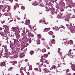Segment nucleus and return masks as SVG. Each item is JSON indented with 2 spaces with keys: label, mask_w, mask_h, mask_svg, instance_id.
<instances>
[{
  "label": "nucleus",
  "mask_w": 75,
  "mask_h": 75,
  "mask_svg": "<svg viewBox=\"0 0 75 75\" xmlns=\"http://www.w3.org/2000/svg\"><path fill=\"white\" fill-rule=\"evenodd\" d=\"M4 8H3L2 10V11L3 12H5V16H8V13L10 11V6H4Z\"/></svg>",
  "instance_id": "f257e3e1"
},
{
  "label": "nucleus",
  "mask_w": 75,
  "mask_h": 75,
  "mask_svg": "<svg viewBox=\"0 0 75 75\" xmlns=\"http://www.w3.org/2000/svg\"><path fill=\"white\" fill-rule=\"evenodd\" d=\"M4 47L6 51V53L2 55L3 57H6L7 58L10 55V53L9 52H7L8 50L7 49V47L6 46H4Z\"/></svg>",
  "instance_id": "f03ea898"
},
{
  "label": "nucleus",
  "mask_w": 75,
  "mask_h": 75,
  "mask_svg": "<svg viewBox=\"0 0 75 75\" xmlns=\"http://www.w3.org/2000/svg\"><path fill=\"white\" fill-rule=\"evenodd\" d=\"M3 27L5 28V30H4V33L5 34H7L9 33V30H8V29H7V28L8 26L7 25H3Z\"/></svg>",
  "instance_id": "7ed1b4c3"
},
{
  "label": "nucleus",
  "mask_w": 75,
  "mask_h": 75,
  "mask_svg": "<svg viewBox=\"0 0 75 75\" xmlns=\"http://www.w3.org/2000/svg\"><path fill=\"white\" fill-rule=\"evenodd\" d=\"M66 44V45H68L69 44L71 45V44H73V42L72 40H70L69 42H64V44Z\"/></svg>",
  "instance_id": "20e7f679"
},
{
  "label": "nucleus",
  "mask_w": 75,
  "mask_h": 75,
  "mask_svg": "<svg viewBox=\"0 0 75 75\" xmlns=\"http://www.w3.org/2000/svg\"><path fill=\"white\" fill-rule=\"evenodd\" d=\"M12 30L14 31H15V32L17 31H19V29H18V27H13L12 28Z\"/></svg>",
  "instance_id": "39448f33"
},
{
  "label": "nucleus",
  "mask_w": 75,
  "mask_h": 75,
  "mask_svg": "<svg viewBox=\"0 0 75 75\" xmlns=\"http://www.w3.org/2000/svg\"><path fill=\"white\" fill-rule=\"evenodd\" d=\"M55 40L54 39H52L51 42L49 44L50 45H51V44H55Z\"/></svg>",
  "instance_id": "423d86ee"
},
{
  "label": "nucleus",
  "mask_w": 75,
  "mask_h": 75,
  "mask_svg": "<svg viewBox=\"0 0 75 75\" xmlns=\"http://www.w3.org/2000/svg\"><path fill=\"white\" fill-rule=\"evenodd\" d=\"M40 62L43 64L44 62H47V60H46L45 59H42L40 60Z\"/></svg>",
  "instance_id": "0eeeda50"
},
{
  "label": "nucleus",
  "mask_w": 75,
  "mask_h": 75,
  "mask_svg": "<svg viewBox=\"0 0 75 75\" xmlns=\"http://www.w3.org/2000/svg\"><path fill=\"white\" fill-rule=\"evenodd\" d=\"M51 30V29L50 28H45L44 29V31L45 32H47L49 30Z\"/></svg>",
  "instance_id": "6e6552de"
},
{
  "label": "nucleus",
  "mask_w": 75,
  "mask_h": 75,
  "mask_svg": "<svg viewBox=\"0 0 75 75\" xmlns=\"http://www.w3.org/2000/svg\"><path fill=\"white\" fill-rule=\"evenodd\" d=\"M30 23V20H28L26 21V23H25V24L26 25H28V24H29Z\"/></svg>",
  "instance_id": "1a4fd4ad"
},
{
  "label": "nucleus",
  "mask_w": 75,
  "mask_h": 75,
  "mask_svg": "<svg viewBox=\"0 0 75 75\" xmlns=\"http://www.w3.org/2000/svg\"><path fill=\"white\" fill-rule=\"evenodd\" d=\"M48 34L50 35H52L54 34V33L52 31H50L48 32Z\"/></svg>",
  "instance_id": "9d476101"
},
{
  "label": "nucleus",
  "mask_w": 75,
  "mask_h": 75,
  "mask_svg": "<svg viewBox=\"0 0 75 75\" xmlns=\"http://www.w3.org/2000/svg\"><path fill=\"white\" fill-rule=\"evenodd\" d=\"M75 65L73 64L72 66H71V69L73 71H75Z\"/></svg>",
  "instance_id": "9b49d317"
},
{
  "label": "nucleus",
  "mask_w": 75,
  "mask_h": 75,
  "mask_svg": "<svg viewBox=\"0 0 75 75\" xmlns=\"http://www.w3.org/2000/svg\"><path fill=\"white\" fill-rule=\"evenodd\" d=\"M44 71H45V72H50V71H48V70H47V69L45 68L44 70Z\"/></svg>",
  "instance_id": "f8f14e48"
},
{
  "label": "nucleus",
  "mask_w": 75,
  "mask_h": 75,
  "mask_svg": "<svg viewBox=\"0 0 75 75\" xmlns=\"http://www.w3.org/2000/svg\"><path fill=\"white\" fill-rule=\"evenodd\" d=\"M5 62H2L1 63V66H5V67H6V66L5 65Z\"/></svg>",
  "instance_id": "ddd939ff"
},
{
  "label": "nucleus",
  "mask_w": 75,
  "mask_h": 75,
  "mask_svg": "<svg viewBox=\"0 0 75 75\" xmlns=\"http://www.w3.org/2000/svg\"><path fill=\"white\" fill-rule=\"evenodd\" d=\"M37 44L38 45V44H40V41L39 39H38V40L37 41Z\"/></svg>",
  "instance_id": "4468645a"
},
{
  "label": "nucleus",
  "mask_w": 75,
  "mask_h": 75,
  "mask_svg": "<svg viewBox=\"0 0 75 75\" xmlns=\"http://www.w3.org/2000/svg\"><path fill=\"white\" fill-rule=\"evenodd\" d=\"M42 52H46V49L45 48H44L42 50Z\"/></svg>",
  "instance_id": "2eb2a0df"
},
{
  "label": "nucleus",
  "mask_w": 75,
  "mask_h": 75,
  "mask_svg": "<svg viewBox=\"0 0 75 75\" xmlns=\"http://www.w3.org/2000/svg\"><path fill=\"white\" fill-rule=\"evenodd\" d=\"M24 57V54H21L20 55V57L21 58H22V57Z\"/></svg>",
  "instance_id": "dca6fc26"
},
{
  "label": "nucleus",
  "mask_w": 75,
  "mask_h": 75,
  "mask_svg": "<svg viewBox=\"0 0 75 75\" xmlns=\"http://www.w3.org/2000/svg\"><path fill=\"white\" fill-rule=\"evenodd\" d=\"M38 3H36V2H35V3L33 4V6H37L38 5Z\"/></svg>",
  "instance_id": "f3484780"
},
{
  "label": "nucleus",
  "mask_w": 75,
  "mask_h": 75,
  "mask_svg": "<svg viewBox=\"0 0 75 75\" xmlns=\"http://www.w3.org/2000/svg\"><path fill=\"white\" fill-rule=\"evenodd\" d=\"M28 36H31V37H34V35H33V34H30L28 35Z\"/></svg>",
  "instance_id": "a211bd4d"
},
{
  "label": "nucleus",
  "mask_w": 75,
  "mask_h": 75,
  "mask_svg": "<svg viewBox=\"0 0 75 75\" xmlns=\"http://www.w3.org/2000/svg\"><path fill=\"white\" fill-rule=\"evenodd\" d=\"M38 37L39 38H41V35L40 34L38 35Z\"/></svg>",
  "instance_id": "6ab92c4d"
},
{
  "label": "nucleus",
  "mask_w": 75,
  "mask_h": 75,
  "mask_svg": "<svg viewBox=\"0 0 75 75\" xmlns=\"http://www.w3.org/2000/svg\"><path fill=\"white\" fill-rule=\"evenodd\" d=\"M32 66L31 65H30L29 66V70H32Z\"/></svg>",
  "instance_id": "aec40b11"
},
{
  "label": "nucleus",
  "mask_w": 75,
  "mask_h": 75,
  "mask_svg": "<svg viewBox=\"0 0 75 75\" xmlns=\"http://www.w3.org/2000/svg\"><path fill=\"white\" fill-rule=\"evenodd\" d=\"M67 55H68V56H69V57H70V58H72L73 57V56L71 55L70 54H68Z\"/></svg>",
  "instance_id": "412c9836"
},
{
  "label": "nucleus",
  "mask_w": 75,
  "mask_h": 75,
  "mask_svg": "<svg viewBox=\"0 0 75 75\" xmlns=\"http://www.w3.org/2000/svg\"><path fill=\"white\" fill-rule=\"evenodd\" d=\"M34 52L33 51H30V55H33V54L34 53Z\"/></svg>",
  "instance_id": "4be33fe9"
},
{
  "label": "nucleus",
  "mask_w": 75,
  "mask_h": 75,
  "mask_svg": "<svg viewBox=\"0 0 75 75\" xmlns=\"http://www.w3.org/2000/svg\"><path fill=\"white\" fill-rule=\"evenodd\" d=\"M44 57L45 58H47V57H48L47 54H45L44 55Z\"/></svg>",
  "instance_id": "5701e85b"
},
{
  "label": "nucleus",
  "mask_w": 75,
  "mask_h": 75,
  "mask_svg": "<svg viewBox=\"0 0 75 75\" xmlns=\"http://www.w3.org/2000/svg\"><path fill=\"white\" fill-rule=\"evenodd\" d=\"M55 67L54 66H53L52 67H51L50 68V70H51V69H53V68H54V69H55V68H56V67Z\"/></svg>",
  "instance_id": "b1692460"
},
{
  "label": "nucleus",
  "mask_w": 75,
  "mask_h": 75,
  "mask_svg": "<svg viewBox=\"0 0 75 75\" xmlns=\"http://www.w3.org/2000/svg\"><path fill=\"white\" fill-rule=\"evenodd\" d=\"M43 23H42L43 24H48V23H46L44 20L43 21Z\"/></svg>",
  "instance_id": "393cba45"
},
{
  "label": "nucleus",
  "mask_w": 75,
  "mask_h": 75,
  "mask_svg": "<svg viewBox=\"0 0 75 75\" xmlns=\"http://www.w3.org/2000/svg\"><path fill=\"white\" fill-rule=\"evenodd\" d=\"M15 64H17V62H16V61H14L13 62L12 64L13 65Z\"/></svg>",
  "instance_id": "a878e982"
},
{
  "label": "nucleus",
  "mask_w": 75,
  "mask_h": 75,
  "mask_svg": "<svg viewBox=\"0 0 75 75\" xmlns=\"http://www.w3.org/2000/svg\"><path fill=\"white\" fill-rule=\"evenodd\" d=\"M71 51H72V50L71 49H70V50H69V54H70Z\"/></svg>",
  "instance_id": "bb28decb"
},
{
  "label": "nucleus",
  "mask_w": 75,
  "mask_h": 75,
  "mask_svg": "<svg viewBox=\"0 0 75 75\" xmlns=\"http://www.w3.org/2000/svg\"><path fill=\"white\" fill-rule=\"evenodd\" d=\"M13 69V68H10L9 69H8V71H12V70Z\"/></svg>",
  "instance_id": "cd10ccee"
},
{
  "label": "nucleus",
  "mask_w": 75,
  "mask_h": 75,
  "mask_svg": "<svg viewBox=\"0 0 75 75\" xmlns=\"http://www.w3.org/2000/svg\"><path fill=\"white\" fill-rule=\"evenodd\" d=\"M55 29H56V30L57 31L58 30H59V29H58V27H55Z\"/></svg>",
  "instance_id": "c85d7f7f"
},
{
  "label": "nucleus",
  "mask_w": 75,
  "mask_h": 75,
  "mask_svg": "<svg viewBox=\"0 0 75 75\" xmlns=\"http://www.w3.org/2000/svg\"><path fill=\"white\" fill-rule=\"evenodd\" d=\"M71 33H75V31L74 30H71Z\"/></svg>",
  "instance_id": "c756f323"
},
{
  "label": "nucleus",
  "mask_w": 75,
  "mask_h": 75,
  "mask_svg": "<svg viewBox=\"0 0 75 75\" xmlns=\"http://www.w3.org/2000/svg\"><path fill=\"white\" fill-rule=\"evenodd\" d=\"M21 9L22 10H24V7L23 6H22Z\"/></svg>",
  "instance_id": "7c9ffc66"
},
{
  "label": "nucleus",
  "mask_w": 75,
  "mask_h": 75,
  "mask_svg": "<svg viewBox=\"0 0 75 75\" xmlns=\"http://www.w3.org/2000/svg\"><path fill=\"white\" fill-rule=\"evenodd\" d=\"M38 69L37 68H35L34 69V70H35V71H37V70H38Z\"/></svg>",
  "instance_id": "2f4dec72"
},
{
  "label": "nucleus",
  "mask_w": 75,
  "mask_h": 75,
  "mask_svg": "<svg viewBox=\"0 0 75 75\" xmlns=\"http://www.w3.org/2000/svg\"><path fill=\"white\" fill-rule=\"evenodd\" d=\"M41 40H42L43 41H45V39L44 38H42Z\"/></svg>",
  "instance_id": "473e14b6"
},
{
  "label": "nucleus",
  "mask_w": 75,
  "mask_h": 75,
  "mask_svg": "<svg viewBox=\"0 0 75 75\" xmlns=\"http://www.w3.org/2000/svg\"><path fill=\"white\" fill-rule=\"evenodd\" d=\"M4 30V28H0V30Z\"/></svg>",
  "instance_id": "72a5a7b5"
},
{
  "label": "nucleus",
  "mask_w": 75,
  "mask_h": 75,
  "mask_svg": "<svg viewBox=\"0 0 75 75\" xmlns=\"http://www.w3.org/2000/svg\"><path fill=\"white\" fill-rule=\"evenodd\" d=\"M61 27L62 28H64V26H62V25H61Z\"/></svg>",
  "instance_id": "f704fd0d"
},
{
  "label": "nucleus",
  "mask_w": 75,
  "mask_h": 75,
  "mask_svg": "<svg viewBox=\"0 0 75 75\" xmlns=\"http://www.w3.org/2000/svg\"><path fill=\"white\" fill-rule=\"evenodd\" d=\"M52 38H55V36L54 35H53L52 36Z\"/></svg>",
  "instance_id": "c9c22d12"
},
{
  "label": "nucleus",
  "mask_w": 75,
  "mask_h": 75,
  "mask_svg": "<svg viewBox=\"0 0 75 75\" xmlns=\"http://www.w3.org/2000/svg\"><path fill=\"white\" fill-rule=\"evenodd\" d=\"M42 21L41 20L39 21L40 23H42Z\"/></svg>",
  "instance_id": "e433bc0d"
},
{
  "label": "nucleus",
  "mask_w": 75,
  "mask_h": 75,
  "mask_svg": "<svg viewBox=\"0 0 75 75\" xmlns=\"http://www.w3.org/2000/svg\"><path fill=\"white\" fill-rule=\"evenodd\" d=\"M25 62H27V61H28V60H27V59H25Z\"/></svg>",
  "instance_id": "4c0bfd02"
},
{
  "label": "nucleus",
  "mask_w": 75,
  "mask_h": 75,
  "mask_svg": "<svg viewBox=\"0 0 75 75\" xmlns=\"http://www.w3.org/2000/svg\"><path fill=\"white\" fill-rule=\"evenodd\" d=\"M69 71V69H67V70L66 71V72H67V73L68 72V71Z\"/></svg>",
  "instance_id": "58836bf2"
},
{
  "label": "nucleus",
  "mask_w": 75,
  "mask_h": 75,
  "mask_svg": "<svg viewBox=\"0 0 75 75\" xmlns=\"http://www.w3.org/2000/svg\"><path fill=\"white\" fill-rule=\"evenodd\" d=\"M0 34H1V35H2V36H4V35L2 34H1V33H0Z\"/></svg>",
  "instance_id": "ea45409f"
},
{
  "label": "nucleus",
  "mask_w": 75,
  "mask_h": 75,
  "mask_svg": "<svg viewBox=\"0 0 75 75\" xmlns=\"http://www.w3.org/2000/svg\"><path fill=\"white\" fill-rule=\"evenodd\" d=\"M2 24H3L4 23V21H3V22H1Z\"/></svg>",
  "instance_id": "a19ab883"
},
{
  "label": "nucleus",
  "mask_w": 75,
  "mask_h": 75,
  "mask_svg": "<svg viewBox=\"0 0 75 75\" xmlns=\"http://www.w3.org/2000/svg\"><path fill=\"white\" fill-rule=\"evenodd\" d=\"M16 6H14V8L15 9H16Z\"/></svg>",
  "instance_id": "79ce46f5"
},
{
  "label": "nucleus",
  "mask_w": 75,
  "mask_h": 75,
  "mask_svg": "<svg viewBox=\"0 0 75 75\" xmlns=\"http://www.w3.org/2000/svg\"><path fill=\"white\" fill-rule=\"evenodd\" d=\"M13 21V20L12 19V21L11 20H10V21L9 23H11V21Z\"/></svg>",
  "instance_id": "37998d69"
},
{
  "label": "nucleus",
  "mask_w": 75,
  "mask_h": 75,
  "mask_svg": "<svg viewBox=\"0 0 75 75\" xmlns=\"http://www.w3.org/2000/svg\"><path fill=\"white\" fill-rule=\"evenodd\" d=\"M13 57H14V58H17V56H16V55H15V56H14Z\"/></svg>",
  "instance_id": "c03bdc74"
},
{
  "label": "nucleus",
  "mask_w": 75,
  "mask_h": 75,
  "mask_svg": "<svg viewBox=\"0 0 75 75\" xmlns=\"http://www.w3.org/2000/svg\"><path fill=\"white\" fill-rule=\"evenodd\" d=\"M21 72L22 73V75H24V74H23V72H21Z\"/></svg>",
  "instance_id": "a18cd8bd"
},
{
  "label": "nucleus",
  "mask_w": 75,
  "mask_h": 75,
  "mask_svg": "<svg viewBox=\"0 0 75 75\" xmlns=\"http://www.w3.org/2000/svg\"><path fill=\"white\" fill-rule=\"evenodd\" d=\"M65 21H68V20H67V19H65Z\"/></svg>",
  "instance_id": "49530a36"
},
{
  "label": "nucleus",
  "mask_w": 75,
  "mask_h": 75,
  "mask_svg": "<svg viewBox=\"0 0 75 75\" xmlns=\"http://www.w3.org/2000/svg\"><path fill=\"white\" fill-rule=\"evenodd\" d=\"M53 11L52 12V14H54L55 13V12H53Z\"/></svg>",
  "instance_id": "de8ad7c7"
},
{
  "label": "nucleus",
  "mask_w": 75,
  "mask_h": 75,
  "mask_svg": "<svg viewBox=\"0 0 75 75\" xmlns=\"http://www.w3.org/2000/svg\"><path fill=\"white\" fill-rule=\"evenodd\" d=\"M1 13H0V17H1Z\"/></svg>",
  "instance_id": "09e8293b"
},
{
  "label": "nucleus",
  "mask_w": 75,
  "mask_h": 75,
  "mask_svg": "<svg viewBox=\"0 0 75 75\" xmlns=\"http://www.w3.org/2000/svg\"><path fill=\"white\" fill-rule=\"evenodd\" d=\"M58 51H60L61 50V49L60 48H59L58 49Z\"/></svg>",
  "instance_id": "8fccbe9b"
},
{
  "label": "nucleus",
  "mask_w": 75,
  "mask_h": 75,
  "mask_svg": "<svg viewBox=\"0 0 75 75\" xmlns=\"http://www.w3.org/2000/svg\"><path fill=\"white\" fill-rule=\"evenodd\" d=\"M17 19H18V20H20V18H17Z\"/></svg>",
  "instance_id": "3c124183"
},
{
  "label": "nucleus",
  "mask_w": 75,
  "mask_h": 75,
  "mask_svg": "<svg viewBox=\"0 0 75 75\" xmlns=\"http://www.w3.org/2000/svg\"><path fill=\"white\" fill-rule=\"evenodd\" d=\"M59 54H62V52H60L59 53Z\"/></svg>",
  "instance_id": "603ef678"
},
{
  "label": "nucleus",
  "mask_w": 75,
  "mask_h": 75,
  "mask_svg": "<svg viewBox=\"0 0 75 75\" xmlns=\"http://www.w3.org/2000/svg\"><path fill=\"white\" fill-rule=\"evenodd\" d=\"M52 29H53V30H54V29H55L56 28H55L54 27H53Z\"/></svg>",
  "instance_id": "864d4df0"
},
{
  "label": "nucleus",
  "mask_w": 75,
  "mask_h": 75,
  "mask_svg": "<svg viewBox=\"0 0 75 75\" xmlns=\"http://www.w3.org/2000/svg\"><path fill=\"white\" fill-rule=\"evenodd\" d=\"M18 37H19V36H20V35H19V34H18Z\"/></svg>",
  "instance_id": "5fc2aeb1"
},
{
  "label": "nucleus",
  "mask_w": 75,
  "mask_h": 75,
  "mask_svg": "<svg viewBox=\"0 0 75 75\" xmlns=\"http://www.w3.org/2000/svg\"><path fill=\"white\" fill-rule=\"evenodd\" d=\"M66 26H68L69 25L68 24H66Z\"/></svg>",
  "instance_id": "6e6d98bb"
},
{
  "label": "nucleus",
  "mask_w": 75,
  "mask_h": 75,
  "mask_svg": "<svg viewBox=\"0 0 75 75\" xmlns=\"http://www.w3.org/2000/svg\"><path fill=\"white\" fill-rule=\"evenodd\" d=\"M22 24H23V23H24V22H23V21L22 22Z\"/></svg>",
  "instance_id": "4d7b16f0"
},
{
  "label": "nucleus",
  "mask_w": 75,
  "mask_h": 75,
  "mask_svg": "<svg viewBox=\"0 0 75 75\" xmlns=\"http://www.w3.org/2000/svg\"><path fill=\"white\" fill-rule=\"evenodd\" d=\"M73 75H75V73H73Z\"/></svg>",
  "instance_id": "13d9d810"
},
{
  "label": "nucleus",
  "mask_w": 75,
  "mask_h": 75,
  "mask_svg": "<svg viewBox=\"0 0 75 75\" xmlns=\"http://www.w3.org/2000/svg\"><path fill=\"white\" fill-rule=\"evenodd\" d=\"M48 54L49 55H50V52H48Z\"/></svg>",
  "instance_id": "bf43d9fd"
},
{
  "label": "nucleus",
  "mask_w": 75,
  "mask_h": 75,
  "mask_svg": "<svg viewBox=\"0 0 75 75\" xmlns=\"http://www.w3.org/2000/svg\"><path fill=\"white\" fill-rule=\"evenodd\" d=\"M29 27H31V25H29Z\"/></svg>",
  "instance_id": "052dcab7"
},
{
  "label": "nucleus",
  "mask_w": 75,
  "mask_h": 75,
  "mask_svg": "<svg viewBox=\"0 0 75 75\" xmlns=\"http://www.w3.org/2000/svg\"><path fill=\"white\" fill-rule=\"evenodd\" d=\"M14 21H16V20H14Z\"/></svg>",
  "instance_id": "680f3d73"
},
{
  "label": "nucleus",
  "mask_w": 75,
  "mask_h": 75,
  "mask_svg": "<svg viewBox=\"0 0 75 75\" xmlns=\"http://www.w3.org/2000/svg\"><path fill=\"white\" fill-rule=\"evenodd\" d=\"M29 73L28 74V75H29L30 74H29V72H28Z\"/></svg>",
  "instance_id": "e2e57ef3"
},
{
  "label": "nucleus",
  "mask_w": 75,
  "mask_h": 75,
  "mask_svg": "<svg viewBox=\"0 0 75 75\" xmlns=\"http://www.w3.org/2000/svg\"><path fill=\"white\" fill-rule=\"evenodd\" d=\"M44 67H46V65H44Z\"/></svg>",
  "instance_id": "0e129e2a"
},
{
  "label": "nucleus",
  "mask_w": 75,
  "mask_h": 75,
  "mask_svg": "<svg viewBox=\"0 0 75 75\" xmlns=\"http://www.w3.org/2000/svg\"><path fill=\"white\" fill-rule=\"evenodd\" d=\"M63 40H65V39H63Z\"/></svg>",
  "instance_id": "69168bd1"
},
{
  "label": "nucleus",
  "mask_w": 75,
  "mask_h": 75,
  "mask_svg": "<svg viewBox=\"0 0 75 75\" xmlns=\"http://www.w3.org/2000/svg\"><path fill=\"white\" fill-rule=\"evenodd\" d=\"M64 65H65V63H63Z\"/></svg>",
  "instance_id": "338daca9"
},
{
  "label": "nucleus",
  "mask_w": 75,
  "mask_h": 75,
  "mask_svg": "<svg viewBox=\"0 0 75 75\" xmlns=\"http://www.w3.org/2000/svg\"><path fill=\"white\" fill-rule=\"evenodd\" d=\"M73 50H74V51H75V49H73Z\"/></svg>",
  "instance_id": "774afa93"
}]
</instances>
